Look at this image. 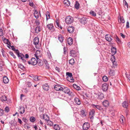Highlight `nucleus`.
Wrapping results in <instances>:
<instances>
[{"mask_svg": "<svg viewBox=\"0 0 130 130\" xmlns=\"http://www.w3.org/2000/svg\"><path fill=\"white\" fill-rule=\"evenodd\" d=\"M61 90L64 93L67 94L70 96H72L73 95V93L71 92L70 89L67 87L63 86L62 87Z\"/></svg>", "mask_w": 130, "mask_h": 130, "instance_id": "obj_1", "label": "nucleus"}, {"mask_svg": "<svg viewBox=\"0 0 130 130\" xmlns=\"http://www.w3.org/2000/svg\"><path fill=\"white\" fill-rule=\"evenodd\" d=\"M40 52L38 51H37L35 54V56L37 60L38 63V65L40 66H42L43 65V63L42 62H41L40 61H39L40 59L39 58V57L40 56L39 54Z\"/></svg>", "mask_w": 130, "mask_h": 130, "instance_id": "obj_2", "label": "nucleus"}, {"mask_svg": "<svg viewBox=\"0 0 130 130\" xmlns=\"http://www.w3.org/2000/svg\"><path fill=\"white\" fill-rule=\"evenodd\" d=\"M73 18L70 16L66 17L65 19V22L67 24H71L73 22Z\"/></svg>", "mask_w": 130, "mask_h": 130, "instance_id": "obj_3", "label": "nucleus"}, {"mask_svg": "<svg viewBox=\"0 0 130 130\" xmlns=\"http://www.w3.org/2000/svg\"><path fill=\"white\" fill-rule=\"evenodd\" d=\"M28 62L29 64H31L32 65H35L38 63L37 60L35 58H32L31 59L30 61H29Z\"/></svg>", "mask_w": 130, "mask_h": 130, "instance_id": "obj_4", "label": "nucleus"}, {"mask_svg": "<svg viewBox=\"0 0 130 130\" xmlns=\"http://www.w3.org/2000/svg\"><path fill=\"white\" fill-rule=\"evenodd\" d=\"M95 112V111L94 109H92L90 110L89 112V118L91 120L94 119Z\"/></svg>", "mask_w": 130, "mask_h": 130, "instance_id": "obj_5", "label": "nucleus"}, {"mask_svg": "<svg viewBox=\"0 0 130 130\" xmlns=\"http://www.w3.org/2000/svg\"><path fill=\"white\" fill-rule=\"evenodd\" d=\"M90 127V124L88 122H85L83 124V128L84 130H88Z\"/></svg>", "mask_w": 130, "mask_h": 130, "instance_id": "obj_6", "label": "nucleus"}, {"mask_svg": "<svg viewBox=\"0 0 130 130\" xmlns=\"http://www.w3.org/2000/svg\"><path fill=\"white\" fill-rule=\"evenodd\" d=\"M88 21V19L86 17H83L81 18L80 20V23L84 24H86Z\"/></svg>", "mask_w": 130, "mask_h": 130, "instance_id": "obj_7", "label": "nucleus"}, {"mask_svg": "<svg viewBox=\"0 0 130 130\" xmlns=\"http://www.w3.org/2000/svg\"><path fill=\"white\" fill-rule=\"evenodd\" d=\"M18 57L19 58H20L24 63L26 62V61L25 59V56L24 54L22 53H20L18 55Z\"/></svg>", "mask_w": 130, "mask_h": 130, "instance_id": "obj_8", "label": "nucleus"}, {"mask_svg": "<svg viewBox=\"0 0 130 130\" xmlns=\"http://www.w3.org/2000/svg\"><path fill=\"white\" fill-rule=\"evenodd\" d=\"M108 88L107 84L106 83H104L102 85V89L104 91H106Z\"/></svg>", "mask_w": 130, "mask_h": 130, "instance_id": "obj_9", "label": "nucleus"}, {"mask_svg": "<svg viewBox=\"0 0 130 130\" xmlns=\"http://www.w3.org/2000/svg\"><path fill=\"white\" fill-rule=\"evenodd\" d=\"M112 37L111 36L107 34L105 36V38L106 40L109 42H110L112 40Z\"/></svg>", "mask_w": 130, "mask_h": 130, "instance_id": "obj_10", "label": "nucleus"}, {"mask_svg": "<svg viewBox=\"0 0 130 130\" xmlns=\"http://www.w3.org/2000/svg\"><path fill=\"white\" fill-rule=\"evenodd\" d=\"M39 15L41 16L40 11L38 12L37 10H35L34 12V15L36 18L38 19L39 17Z\"/></svg>", "mask_w": 130, "mask_h": 130, "instance_id": "obj_11", "label": "nucleus"}, {"mask_svg": "<svg viewBox=\"0 0 130 130\" xmlns=\"http://www.w3.org/2000/svg\"><path fill=\"white\" fill-rule=\"evenodd\" d=\"M70 54V56L73 57H75L77 56L76 52L74 50H72L71 51Z\"/></svg>", "mask_w": 130, "mask_h": 130, "instance_id": "obj_12", "label": "nucleus"}, {"mask_svg": "<svg viewBox=\"0 0 130 130\" xmlns=\"http://www.w3.org/2000/svg\"><path fill=\"white\" fill-rule=\"evenodd\" d=\"M91 105L93 108H97L100 110H101L103 109V108L100 106L96 105L94 104H92Z\"/></svg>", "mask_w": 130, "mask_h": 130, "instance_id": "obj_13", "label": "nucleus"}, {"mask_svg": "<svg viewBox=\"0 0 130 130\" xmlns=\"http://www.w3.org/2000/svg\"><path fill=\"white\" fill-rule=\"evenodd\" d=\"M67 30L68 32L71 33L74 32V28L73 26H69Z\"/></svg>", "mask_w": 130, "mask_h": 130, "instance_id": "obj_14", "label": "nucleus"}, {"mask_svg": "<svg viewBox=\"0 0 130 130\" xmlns=\"http://www.w3.org/2000/svg\"><path fill=\"white\" fill-rule=\"evenodd\" d=\"M25 111V108L24 107H20L18 110V112L20 114H23Z\"/></svg>", "mask_w": 130, "mask_h": 130, "instance_id": "obj_15", "label": "nucleus"}, {"mask_svg": "<svg viewBox=\"0 0 130 130\" xmlns=\"http://www.w3.org/2000/svg\"><path fill=\"white\" fill-rule=\"evenodd\" d=\"M62 87L59 85H56L54 87V89L56 91L61 90Z\"/></svg>", "mask_w": 130, "mask_h": 130, "instance_id": "obj_16", "label": "nucleus"}, {"mask_svg": "<svg viewBox=\"0 0 130 130\" xmlns=\"http://www.w3.org/2000/svg\"><path fill=\"white\" fill-rule=\"evenodd\" d=\"M74 102L77 105H79L81 104L80 100L77 97H75L74 99Z\"/></svg>", "mask_w": 130, "mask_h": 130, "instance_id": "obj_17", "label": "nucleus"}, {"mask_svg": "<svg viewBox=\"0 0 130 130\" xmlns=\"http://www.w3.org/2000/svg\"><path fill=\"white\" fill-rule=\"evenodd\" d=\"M97 96L96 97L99 99H102L104 97L103 94L101 93H99L97 94Z\"/></svg>", "mask_w": 130, "mask_h": 130, "instance_id": "obj_18", "label": "nucleus"}, {"mask_svg": "<svg viewBox=\"0 0 130 130\" xmlns=\"http://www.w3.org/2000/svg\"><path fill=\"white\" fill-rule=\"evenodd\" d=\"M103 105L105 107H107L109 106V102L107 100H105L103 102Z\"/></svg>", "mask_w": 130, "mask_h": 130, "instance_id": "obj_19", "label": "nucleus"}, {"mask_svg": "<svg viewBox=\"0 0 130 130\" xmlns=\"http://www.w3.org/2000/svg\"><path fill=\"white\" fill-rule=\"evenodd\" d=\"M39 42V39L38 37H35L33 40L34 44L35 45L38 44Z\"/></svg>", "mask_w": 130, "mask_h": 130, "instance_id": "obj_20", "label": "nucleus"}, {"mask_svg": "<svg viewBox=\"0 0 130 130\" xmlns=\"http://www.w3.org/2000/svg\"><path fill=\"white\" fill-rule=\"evenodd\" d=\"M43 89L45 91H47L49 89V87L48 85L46 84H45L43 85Z\"/></svg>", "mask_w": 130, "mask_h": 130, "instance_id": "obj_21", "label": "nucleus"}, {"mask_svg": "<svg viewBox=\"0 0 130 130\" xmlns=\"http://www.w3.org/2000/svg\"><path fill=\"white\" fill-rule=\"evenodd\" d=\"M46 26L47 28L50 30L53 29L54 28V26L52 23L48 24Z\"/></svg>", "mask_w": 130, "mask_h": 130, "instance_id": "obj_22", "label": "nucleus"}, {"mask_svg": "<svg viewBox=\"0 0 130 130\" xmlns=\"http://www.w3.org/2000/svg\"><path fill=\"white\" fill-rule=\"evenodd\" d=\"M3 82L5 84H7L9 82V79L6 76H4L3 78Z\"/></svg>", "mask_w": 130, "mask_h": 130, "instance_id": "obj_23", "label": "nucleus"}, {"mask_svg": "<svg viewBox=\"0 0 130 130\" xmlns=\"http://www.w3.org/2000/svg\"><path fill=\"white\" fill-rule=\"evenodd\" d=\"M0 99L1 101L2 102L5 101H7V98L5 95H3L1 97Z\"/></svg>", "mask_w": 130, "mask_h": 130, "instance_id": "obj_24", "label": "nucleus"}, {"mask_svg": "<svg viewBox=\"0 0 130 130\" xmlns=\"http://www.w3.org/2000/svg\"><path fill=\"white\" fill-rule=\"evenodd\" d=\"M68 44L69 45H71L73 43V40L71 38H69L67 40Z\"/></svg>", "mask_w": 130, "mask_h": 130, "instance_id": "obj_25", "label": "nucleus"}, {"mask_svg": "<svg viewBox=\"0 0 130 130\" xmlns=\"http://www.w3.org/2000/svg\"><path fill=\"white\" fill-rule=\"evenodd\" d=\"M64 38L63 36L59 34L58 37V39L61 42H62Z\"/></svg>", "mask_w": 130, "mask_h": 130, "instance_id": "obj_26", "label": "nucleus"}, {"mask_svg": "<svg viewBox=\"0 0 130 130\" xmlns=\"http://www.w3.org/2000/svg\"><path fill=\"white\" fill-rule=\"evenodd\" d=\"M41 30V28L40 26H37L36 27L35 31L36 33H38Z\"/></svg>", "mask_w": 130, "mask_h": 130, "instance_id": "obj_27", "label": "nucleus"}, {"mask_svg": "<svg viewBox=\"0 0 130 130\" xmlns=\"http://www.w3.org/2000/svg\"><path fill=\"white\" fill-rule=\"evenodd\" d=\"M53 128L55 130H60V127L59 125L55 124L53 126Z\"/></svg>", "mask_w": 130, "mask_h": 130, "instance_id": "obj_28", "label": "nucleus"}, {"mask_svg": "<svg viewBox=\"0 0 130 130\" xmlns=\"http://www.w3.org/2000/svg\"><path fill=\"white\" fill-rule=\"evenodd\" d=\"M69 63L72 66H73L75 63L74 59L73 58H72L69 60Z\"/></svg>", "mask_w": 130, "mask_h": 130, "instance_id": "obj_29", "label": "nucleus"}, {"mask_svg": "<svg viewBox=\"0 0 130 130\" xmlns=\"http://www.w3.org/2000/svg\"><path fill=\"white\" fill-rule=\"evenodd\" d=\"M66 75L68 76L67 77V78L68 80V79L69 77L71 78L72 76V73L69 72H66Z\"/></svg>", "mask_w": 130, "mask_h": 130, "instance_id": "obj_30", "label": "nucleus"}, {"mask_svg": "<svg viewBox=\"0 0 130 130\" xmlns=\"http://www.w3.org/2000/svg\"><path fill=\"white\" fill-rule=\"evenodd\" d=\"M63 2L66 6H69L70 5V2L68 0H64Z\"/></svg>", "mask_w": 130, "mask_h": 130, "instance_id": "obj_31", "label": "nucleus"}, {"mask_svg": "<svg viewBox=\"0 0 130 130\" xmlns=\"http://www.w3.org/2000/svg\"><path fill=\"white\" fill-rule=\"evenodd\" d=\"M111 52L113 54H115L116 53V48L114 47H112L111 49Z\"/></svg>", "mask_w": 130, "mask_h": 130, "instance_id": "obj_32", "label": "nucleus"}, {"mask_svg": "<svg viewBox=\"0 0 130 130\" xmlns=\"http://www.w3.org/2000/svg\"><path fill=\"white\" fill-rule=\"evenodd\" d=\"M46 20L47 21V20L50 19V14L48 11H47L46 13Z\"/></svg>", "mask_w": 130, "mask_h": 130, "instance_id": "obj_33", "label": "nucleus"}, {"mask_svg": "<svg viewBox=\"0 0 130 130\" xmlns=\"http://www.w3.org/2000/svg\"><path fill=\"white\" fill-rule=\"evenodd\" d=\"M59 20L58 19H56L55 21L56 23V26L60 28L61 29H62V28L61 26H60L59 24Z\"/></svg>", "mask_w": 130, "mask_h": 130, "instance_id": "obj_34", "label": "nucleus"}, {"mask_svg": "<svg viewBox=\"0 0 130 130\" xmlns=\"http://www.w3.org/2000/svg\"><path fill=\"white\" fill-rule=\"evenodd\" d=\"M118 21L120 23H124L125 22V20L123 17H120L118 20Z\"/></svg>", "mask_w": 130, "mask_h": 130, "instance_id": "obj_35", "label": "nucleus"}, {"mask_svg": "<svg viewBox=\"0 0 130 130\" xmlns=\"http://www.w3.org/2000/svg\"><path fill=\"white\" fill-rule=\"evenodd\" d=\"M41 77L40 76H35L34 78V79L36 81H40L41 79Z\"/></svg>", "mask_w": 130, "mask_h": 130, "instance_id": "obj_36", "label": "nucleus"}, {"mask_svg": "<svg viewBox=\"0 0 130 130\" xmlns=\"http://www.w3.org/2000/svg\"><path fill=\"white\" fill-rule=\"evenodd\" d=\"M109 74L110 76H113L115 75V71L113 70H110L109 72Z\"/></svg>", "mask_w": 130, "mask_h": 130, "instance_id": "obj_37", "label": "nucleus"}, {"mask_svg": "<svg viewBox=\"0 0 130 130\" xmlns=\"http://www.w3.org/2000/svg\"><path fill=\"white\" fill-rule=\"evenodd\" d=\"M122 106L126 108L128 106L127 103L126 101L124 102L122 104Z\"/></svg>", "mask_w": 130, "mask_h": 130, "instance_id": "obj_38", "label": "nucleus"}, {"mask_svg": "<svg viewBox=\"0 0 130 130\" xmlns=\"http://www.w3.org/2000/svg\"><path fill=\"white\" fill-rule=\"evenodd\" d=\"M81 115L83 117H85L86 115L85 113V111L84 110H82L80 111Z\"/></svg>", "mask_w": 130, "mask_h": 130, "instance_id": "obj_39", "label": "nucleus"}, {"mask_svg": "<svg viewBox=\"0 0 130 130\" xmlns=\"http://www.w3.org/2000/svg\"><path fill=\"white\" fill-rule=\"evenodd\" d=\"M73 86L74 88L76 89L77 90H80V87L76 84H74L73 85Z\"/></svg>", "mask_w": 130, "mask_h": 130, "instance_id": "obj_40", "label": "nucleus"}, {"mask_svg": "<svg viewBox=\"0 0 130 130\" xmlns=\"http://www.w3.org/2000/svg\"><path fill=\"white\" fill-rule=\"evenodd\" d=\"M79 3L77 1H76V3L75 5V8L77 9H78L79 8Z\"/></svg>", "mask_w": 130, "mask_h": 130, "instance_id": "obj_41", "label": "nucleus"}, {"mask_svg": "<svg viewBox=\"0 0 130 130\" xmlns=\"http://www.w3.org/2000/svg\"><path fill=\"white\" fill-rule=\"evenodd\" d=\"M103 81L104 82H106L108 80V78L106 76L104 75L102 77Z\"/></svg>", "mask_w": 130, "mask_h": 130, "instance_id": "obj_42", "label": "nucleus"}, {"mask_svg": "<svg viewBox=\"0 0 130 130\" xmlns=\"http://www.w3.org/2000/svg\"><path fill=\"white\" fill-rule=\"evenodd\" d=\"M116 41L118 44H120L121 43V41L119 39L118 36L117 35H116Z\"/></svg>", "mask_w": 130, "mask_h": 130, "instance_id": "obj_43", "label": "nucleus"}, {"mask_svg": "<svg viewBox=\"0 0 130 130\" xmlns=\"http://www.w3.org/2000/svg\"><path fill=\"white\" fill-rule=\"evenodd\" d=\"M29 119L30 121L32 122H34L36 120V119L35 117H31Z\"/></svg>", "mask_w": 130, "mask_h": 130, "instance_id": "obj_44", "label": "nucleus"}, {"mask_svg": "<svg viewBox=\"0 0 130 130\" xmlns=\"http://www.w3.org/2000/svg\"><path fill=\"white\" fill-rule=\"evenodd\" d=\"M47 121L48 125H49L50 126H52L53 124V123L52 122L49 120H47Z\"/></svg>", "mask_w": 130, "mask_h": 130, "instance_id": "obj_45", "label": "nucleus"}, {"mask_svg": "<svg viewBox=\"0 0 130 130\" xmlns=\"http://www.w3.org/2000/svg\"><path fill=\"white\" fill-rule=\"evenodd\" d=\"M90 13L93 16L95 17L96 16V13H95L92 10L90 11Z\"/></svg>", "mask_w": 130, "mask_h": 130, "instance_id": "obj_46", "label": "nucleus"}, {"mask_svg": "<svg viewBox=\"0 0 130 130\" xmlns=\"http://www.w3.org/2000/svg\"><path fill=\"white\" fill-rule=\"evenodd\" d=\"M6 13L7 16H10L11 15V13L7 9H6Z\"/></svg>", "mask_w": 130, "mask_h": 130, "instance_id": "obj_47", "label": "nucleus"}, {"mask_svg": "<svg viewBox=\"0 0 130 130\" xmlns=\"http://www.w3.org/2000/svg\"><path fill=\"white\" fill-rule=\"evenodd\" d=\"M32 84L31 82H28L27 83V85L28 87H30L32 86Z\"/></svg>", "mask_w": 130, "mask_h": 130, "instance_id": "obj_48", "label": "nucleus"}, {"mask_svg": "<svg viewBox=\"0 0 130 130\" xmlns=\"http://www.w3.org/2000/svg\"><path fill=\"white\" fill-rule=\"evenodd\" d=\"M125 74L126 78L128 80L130 81V75L127 74V72L125 73Z\"/></svg>", "mask_w": 130, "mask_h": 130, "instance_id": "obj_49", "label": "nucleus"}, {"mask_svg": "<svg viewBox=\"0 0 130 130\" xmlns=\"http://www.w3.org/2000/svg\"><path fill=\"white\" fill-rule=\"evenodd\" d=\"M124 119V117L123 116H122V117H121L120 118V121L121 123H123V122H124V121H123Z\"/></svg>", "mask_w": 130, "mask_h": 130, "instance_id": "obj_50", "label": "nucleus"}, {"mask_svg": "<svg viewBox=\"0 0 130 130\" xmlns=\"http://www.w3.org/2000/svg\"><path fill=\"white\" fill-rule=\"evenodd\" d=\"M4 110L1 109H0V116H2L4 114Z\"/></svg>", "mask_w": 130, "mask_h": 130, "instance_id": "obj_51", "label": "nucleus"}, {"mask_svg": "<svg viewBox=\"0 0 130 130\" xmlns=\"http://www.w3.org/2000/svg\"><path fill=\"white\" fill-rule=\"evenodd\" d=\"M111 60L112 62L115 61V57L114 56L112 55V56L111 57Z\"/></svg>", "mask_w": 130, "mask_h": 130, "instance_id": "obj_52", "label": "nucleus"}, {"mask_svg": "<svg viewBox=\"0 0 130 130\" xmlns=\"http://www.w3.org/2000/svg\"><path fill=\"white\" fill-rule=\"evenodd\" d=\"M69 80V81L70 82H73L74 81V80L73 79L72 76L71 78H70V79H68Z\"/></svg>", "mask_w": 130, "mask_h": 130, "instance_id": "obj_53", "label": "nucleus"}, {"mask_svg": "<svg viewBox=\"0 0 130 130\" xmlns=\"http://www.w3.org/2000/svg\"><path fill=\"white\" fill-rule=\"evenodd\" d=\"M3 29H2L0 28V36H3Z\"/></svg>", "mask_w": 130, "mask_h": 130, "instance_id": "obj_54", "label": "nucleus"}, {"mask_svg": "<svg viewBox=\"0 0 130 130\" xmlns=\"http://www.w3.org/2000/svg\"><path fill=\"white\" fill-rule=\"evenodd\" d=\"M123 3L124 4V5L126 6L127 8H128V4L126 1H125L124 0L123 1Z\"/></svg>", "mask_w": 130, "mask_h": 130, "instance_id": "obj_55", "label": "nucleus"}, {"mask_svg": "<svg viewBox=\"0 0 130 130\" xmlns=\"http://www.w3.org/2000/svg\"><path fill=\"white\" fill-rule=\"evenodd\" d=\"M5 110L6 112H8L9 111V108L8 107H6L5 109Z\"/></svg>", "mask_w": 130, "mask_h": 130, "instance_id": "obj_56", "label": "nucleus"}, {"mask_svg": "<svg viewBox=\"0 0 130 130\" xmlns=\"http://www.w3.org/2000/svg\"><path fill=\"white\" fill-rule=\"evenodd\" d=\"M7 44L8 45V47L9 48H10L9 46H11V43L8 39H7Z\"/></svg>", "mask_w": 130, "mask_h": 130, "instance_id": "obj_57", "label": "nucleus"}, {"mask_svg": "<svg viewBox=\"0 0 130 130\" xmlns=\"http://www.w3.org/2000/svg\"><path fill=\"white\" fill-rule=\"evenodd\" d=\"M35 22L37 25H39L40 23L38 20H36L35 21Z\"/></svg>", "mask_w": 130, "mask_h": 130, "instance_id": "obj_58", "label": "nucleus"}, {"mask_svg": "<svg viewBox=\"0 0 130 130\" xmlns=\"http://www.w3.org/2000/svg\"><path fill=\"white\" fill-rule=\"evenodd\" d=\"M47 69H49L50 67L49 66V64L47 63H45V67Z\"/></svg>", "mask_w": 130, "mask_h": 130, "instance_id": "obj_59", "label": "nucleus"}, {"mask_svg": "<svg viewBox=\"0 0 130 130\" xmlns=\"http://www.w3.org/2000/svg\"><path fill=\"white\" fill-rule=\"evenodd\" d=\"M9 53L10 54L11 56H12L14 58H16V57L14 55V54L12 52H9Z\"/></svg>", "mask_w": 130, "mask_h": 130, "instance_id": "obj_60", "label": "nucleus"}, {"mask_svg": "<svg viewBox=\"0 0 130 130\" xmlns=\"http://www.w3.org/2000/svg\"><path fill=\"white\" fill-rule=\"evenodd\" d=\"M112 62V63H113V67H115L116 66H117V62H116L115 61H114L113 62Z\"/></svg>", "mask_w": 130, "mask_h": 130, "instance_id": "obj_61", "label": "nucleus"}, {"mask_svg": "<svg viewBox=\"0 0 130 130\" xmlns=\"http://www.w3.org/2000/svg\"><path fill=\"white\" fill-rule=\"evenodd\" d=\"M126 28H129V23L128 21H127L126 22Z\"/></svg>", "mask_w": 130, "mask_h": 130, "instance_id": "obj_62", "label": "nucleus"}, {"mask_svg": "<svg viewBox=\"0 0 130 130\" xmlns=\"http://www.w3.org/2000/svg\"><path fill=\"white\" fill-rule=\"evenodd\" d=\"M55 69L58 72H60V69L59 67H56L55 68Z\"/></svg>", "mask_w": 130, "mask_h": 130, "instance_id": "obj_63", "label": "nucleus"}, {"mask_svg": "<svg viewBox=\"0 0 130 130\" xmlns=\"http://www.w3.org/2000/svg\"><path fill=\"white\" fill-rule=\"evenodd\" d=\"M22 120L25 123L27 122V119L25 117L23 118H22Z\"/></svg>", "mask_w": 130, "mask_h": 130, "instance_id": "obj_64", "label": "nucleus"}]
</instances>
